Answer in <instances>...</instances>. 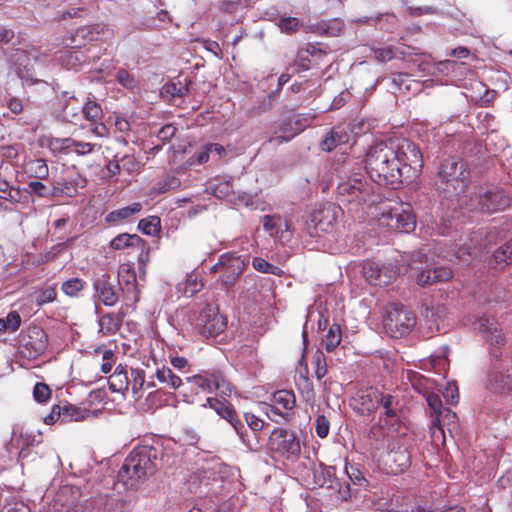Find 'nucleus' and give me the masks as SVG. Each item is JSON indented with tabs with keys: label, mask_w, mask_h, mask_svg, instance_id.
Returning a JSON list of instances; mask_svg holds the SVG:
<instances>
[{
	"label": "nucleus",
	"mask_w": 512,
	"mask_h": 512,
	"mask_svg": "<svg viewBox=\"0 0 512 512\" xmlns=\"http://www.w3.org/2000/svg\"><path fill=\"white\" fill-rule=\"evenodd\" d=\"M422 166L419 148L407 139L380 141L366 153L365 169L370 179L392 189L411 183Z\"/></svg>",
	"instance_id": "f257e3e1"
},
{
	"label": "nucleus",
	"mask_w": 512,
	"mask_h": 512,
	"mask_svg": "<svg viewBox=\"0 0 512 512\" xmlns=\"http://www.w3.org/2000/svg\"><path fill=\"white\" fill-rule=\"evenodd\" d=\"M477 325L491 346L492 367L488 373L487 388L496 394L508 393L512 391V348L500 349L505 338L495 318L482 316Z\"/></svg>",
	"instance_id": "f03ea898"
},
{
	"label": "nucleus",
	"mask_w": 512,
	"mask_h": 512,
	"mask_svg": "<svg viewBox=\"0 0 512 512\" xmlns=\"http://www.w3.org/2000/svg\"><path fill=\"white\" fill-rule=\"evenodd\" d=\"M161 451L153 446L135 448L125 459L118 479L129 489H136L157 470Z\"/></svg>",
	"instance_id": "7ed1b4c3"
},
{
	"label": "nucleus",
	"mask_w": 512,
	"mask_h": 512,
	"mask_svg": "<svg viewBox=\"0 0 512 512\" xmlns=\"http://www.w3.org/2000/svg\"><path fill=\"white\" fill-rule=\"evenodd\" d=\"M469 177L467 163L459 156H448L438 167L435 184L444 198L455 199L459 206V198L467 194Z\"/></svg>",
	"instance_id": "20e7f679"
},
{
	"label": "nucleus",
	"mask_w": 512,
	"mask_h": 512,
	"mask_svg": "<svg viewBox=\"0 0 512 512\" xmlns=\"http://www.w3.org/2000/svg\"><path fill=\"white\" fill-rule=\"evenodd\" d=\"M511 203L510 196L502 189L475 187L470 194H464L459 198V207L469 211L494 213L502 211Z\"/></svg>",
	"instance_id": "39448f33"
},
{
	"label": "nucleus",
	"mask_w": 512,
	"mask_h": 512,
	"mask_svg": "<svg viewBox=\"0 0 512 512\" xmlns=\"http://www.w3.org/2000/svg\"><path fill=\"white\" fill-rule=\"evenodd\" d=\"M415 323L414 313L402 304L392 303L386 307L383 325L390 337L397 339L407 335Z\"/></svg>",
	"instance_id": "423d86ee"
},
{
	"label": "nucleus",
	"mask_w": 512,
	"mask_h": 512,
	"mask_svg": "<svg viewBox=\"0 0 512 512\" xmlns=\"http://www.w3.org/2000/svg\"><path fill=\"white\" fill-rule=\"evenodd\" d=\"M341 209L333 203H326L315 209L305 224L304 231L310 237H320L323 233H331L337 225Z\"/></svg>",
	"instance_id": "0eeeda50"
},
{
	"label": "nucleus",
	"mask_w": 512,
	"mask_h": 512,
	"mask_svg": "<svg viewBox=\"0 0 512 512\" xmlns=\"http://www.w3.org/2000/svg\"><path fill=\"white\" fill-rule=\"evenodd\" d=\"M371 191L372 187L367 183L364 176L356 173L338 184L336 194L338 201L341 203L355 202L361 204L367 201Z\"/></svg>",
	"instance_id": "6e6552de"
},
{
	"label": "nucleus",
	"mask_w": 512,
	"mask_h": 512,
	"mask_svg": "<svg viewBox=\"0 0 512 512\" xmlns=\"http://www.w3.org/2000/svg\"><path fill=\"white\" fill-rule=\"evenodd\" d=\"M268 447L271 451L287 459H296L301 452L297 435L293 431L283 428H275L271 432L268 438Z\"/></svg>",
	"instance_id": "1a4fd4ad"
},
{
	"label": "nucleus",
	"mask_w": 512,
	"mask_h": 512,
	"mask_svg": "<svg viewBox=\"0 0 512 512\" xmlns=\"http://www.w3.org/2000/svg\"><path fill=\"white\" fill-rule=\"evenodd\" d=\"M187 382L195 387V392H208L214 390L220 392L222 397L231 395L230 384L224 379L220 371L203 372L201 374L187 377Z\"/></svg>",
	"instance_id": "9d476101"
},
{
	"label": "nucleus",
	"mask_w": 512,
	"mask_h": 512,
	"mask_svg": "<svg viewBox=\"0 0 512 512\" xmlns=\"http://www.w3.org/2000/svg\"><path fill=\"white\" fill-rule=\"evenodd\" d=\"M380 462L388 473L399 474L410 466V454L406 446L393 441L381 455Z\"/></svg>",
	"instance_id": "9b49d317"
},
{
	"label": "nucleus",
	"mask_w": 512,
	"mask_h": 512,
	"mask_svg": "<svg viewBox=\"0 0 512 512\" xmlns=\"http://www.w3.org/2000/svg\"><path fill=\"white\" fill-rule=\"evenodd\" d=\"M227 326L226 318L219 313V309L213 305H206L197 319V329L204 337H216Z\"/></svg>",
	"instance_id": "f8f14e48"
},
{
	"label": "nucleus",
	"mask_w": 512,
	"mask_h": 512,
	"mask_svg": "<svg viewBox=\"0 0 512 512\" xmlns=\"http://www.w3.org/2000/svg\"><path fill=\"white\" fill-rule=\"evenodd\" d=\"M379 223L381 226L404 233L413 231L416 226L415 217L409 208H394L383 212L379 218Z\"/></svg>",
	"instance_id": "ddd939ff"
},
{
	"label": "nucleus",
	"mask_w": 512,
	"mask_h": 512,
	"mask_svg": "<svg viewBox=\"0 0 512 512\" xmlns=\"http://www.w3.org/2000/svg\"><path fill=\"white\" fill-rule=\"evenodd\" d=\"M308 125V118L300 114H294L290 117L284 118L282 119L279 126V130L283 134L270 137L268 142L274 145H281L283 143L289 142L297 134L303 131Z\"/></svg>",
	"instance_id": "4468645a"
},
{
	"label": "nucleus",
	"mask_w": 512,
	"mask_h": 512,
	"mask_svg": "<svg viewBox=\"0 0 512 512\" xmlns=\"http://www.w3.org/2000/svg\"><path fill=\"white\" fill-rule=\"evenodd\" d=\"M362 274L371 285L385 286L396 278L397 272L392 267L380 266L376 262L366 261L362 265Z\"/></svg>",
	"instance_id": "2eb2a0df"
},
{
	"label": "nucleus",
	"mask_w": 512,
	"mask_h": 512,
	"mask_svg": "<svg viewBox=\"0 0 512 512\" xmlns=\"http://www.w3.org/2000/svg\"><path fill=\"white\" fill-rule=\"evenodd\" d=\"M248 264V256H242L232 252L228 263L226 264V267L223 269V272L220 276V282L222 286H224L226 289L234 286Z\"/></svg>",
	"instance_id": "dca6fc26"
},
{
	"label": "nucleus",
	"mask_w": 512,
	"mask_h": 512,
	"mask_svg": "<svg viewBox=\"0 0 512 512\" xmlns=\"http://www.w3.org/2000/svg\"><path fill=\"white\" fill-rule=\"evenodd\" d=\"M380 400H383V392L369 387L357 393L354 398V409L362 415L373 413L380 407Z\"/></svg>",
	"instance_id": "f3484780"
},
{
	"label": "nucleus",
	"mask_w": 512,
	"mask_h": 512,
	"mask_svg": "<svg viewBox=\"0 0 512 512\" xmlns=\"http://www.w3.org/2000/svg\"><path fill=\"white\" fill-rule=\"evenodd\" d=\"M58 106L57 117L70 123H75L80 116V112H82V104L73 93L68 91L62 92L61 98L58 100Z\"/></svg>",
	"instance_id": "a211bd4d"
},
{
	"label": "nucleus",
	"mask_w": 512,
	"mask_h": 512,
	"mask_svg": "<svg viewBox=\"0 0 512 512\" xmlns=\"http://www.w3.org/2000/svg\"><path fill=\"white\" fill-rule=\"evenodd\" d=\"M93 288L99 300L105 306H114L118 301V294L114 289L111 276L107 273L98 275L93 281Z\"/></svg>",
	"instance_id": "6ab92c4d"
},
{
	"label": "nucleus",
	"mask_w": 512,
	"mask_h": 512,
	"mask_svg": "<svg viewBox=\"0 0 512 512\" xmlns=\"http://www.w3.org/2000/svg\"><path fill=\"white\" fill-rule=\"evenodd\" d=\"M93 512H128L126 500L119 496L99 495L89 501Z\"/></svg>",
	"instance_id": "aec40b11"
},
{
	"label": "nucleus",
	"mask_w": 512,
	"mask_h": 512,
	"mask_svg": "<svg viewBox=\"0 0 512 512\" xmlns=\"http://www.w3.org/2000/svg\"><path fill=\"white\" fill-rule=\"evenodd\" d=\"M118 283L121 291L127 299L138 301L136 273L127 264L120 266L118 270Z\"/></svg>",
	"instance_id": "412c9836"
},
{
	"label": "nucleus",
	"mask_w": 512,
	"mask_h": 512,
	"mask_svg": "<svg viewBox=\"0 0 512 512\" xmlns=\"http://www.w3.org/2000/svg\"><path fill=\"white\" fill-rule=\"evenodd\" d=\"M453 277L452 270L446 267L421 270L417 275V283L420 286H428L437 282L448 281Z\"/></svg>",
	"instance_id": "4be33fe9"
},
{
	"label": "nucleus",
	"mask_w": 512,
	"mask_h": 512,
	"mask_svg": "<svg viewBox=\"0 0 512 512\" xmlns=\"http://www.w3.org/2000/svg\"><path fill=\"white\" fill-rule=\"evenodd\" d=\"M431 422L432 428L434 429L433 434L438 430L443 437H445V427H447L451 436L452 433L458 429L457 415L449 408H445L438 416L432 418Z\"/></svg>",
	"instance_id": "5701e85b"
},
{
	"label": "nucleus",
	"mask_w": 512,
	"mask_h": 512,
	"mask_svg": "<svg viewBox=\"0 0 512 512\" xmlns=\"http://www.w3.org/2000/svg\"><path fill=\"white\" fill-rule=\"evenodd\" d=\"M380 406L384 409V420H388L391 427L401 422L402 407L396 396L383 392V400H380Z\"/></svg>",
	"instance_id": "b1692460"
},
{
	"label": "nucleus",
	"mask_w": 512,
	"mask_h": 512,
	"mask_svg": "<svg viewBox=\"0 0 512 512\" xmlns=\"http://www.w3.org/2000/svg\"><path fill=\"white\" fill-rule=\"evenodd\" d=\"M126 313L124 310L120 309L117 313H106L100 317L99 323V332L103 335H114L121 328L122 322L124 320Z\"/></svg>",
	"instance_id": "393cba45"
},
{
	"label": "nucleus",
	"mask_w": 512,
	"mask_h": 512,
	"mask_svg": "<svg viewBox=\"0 0 512 512\" xmlns=\"http://www.w3.org/2000/svg\"><path fill=\"white\" fill-rule=\"evenodd\" d=\"M109 389L112 392H125L129 389L130 380L128 376L127 366L119 364L112 375L108 379Z\"/></svg>",
	"instance_id": "a878e982"
},
{
	"label": "nucleus",
	"mask_w": 512,
	"mask_h": 512,
	"mask_svg": "<svg viewBox=\"0 0 512 512\" xmlns=\"http://www.w3.org/2000/svg\"><path fill=\"white\" fill-rule=\"evenodd\" d=\"M110 246L115 250H121L127 247H136L140 248L143 252L146 247V243L136 234L123 233L113 238L110 242Z\"/></svg>",
	"instance_id": "bb28decb"
},
{
	"label": "nucleus",
	"mask_w": 512,
	"mask_h": 512,
	"mask_svg": "<svg viewBox=\"0 0 512 512\" xmlns=\"http://www.w3.org/2000/svg\"><path fill=\"white\" fill-rule=\"evenodd\" d=\"M237 424L235 432L242 443L249 450H257L260 447V433L247 429L243 422Z\"/></svg>",
	"instance_id": "cd10ccee"
},
{
	"label": "nucleus",
	"mask_w": 512,
	"mask_h": 512,
	"mask_svg": "<svg viewBox=\"0 0 512 512\" xmlns=\"http://www.w3.org/2000/svg\"><path fill=\"white\" fill-rule=\"evenodd\" d=\"M142 205L139 202H135L129 206L114 210L106 216V221L109 223H118L126 220L134 214L140 212Z\"/></svg>",
	"instance_id": "c85d7f7f"
},
{
	"label": "nucleus",
	"mask_w": 512,
	"mask_h": 512,
	"mask_svg": "<svg viewBox=\"0 0 512 512\" xmlns=\"http://www.w3.org/2000/svg\"><path fill=\"white\" fill-rule=\"evenodd\" d=\"M155 375L158 381L164 384L167 388L176 390L182 384L181 378L174 374L172 369L169 367L163 366L162 368L157 369Z\"/></svg>",
	"instance_id": "c756f323"
},
{
	"label": "nucleus",
	"mask_w": 512,
	"mask_h": 512,
	"mask_svg": "<svg viewBox=\"0 0 512 512\" xmlns=\"http://www.w3.org/2000/svg\"><path fill=\"white\" fill-rule=\"evenodd\" d=\"M346 141L347 135L345 133H342V131H338L336 129H332L322 139L320 147L323 151L330 152L336 148L337 145L345 143Z\"/></svg>",
	"instance_id": "7c9ffc66"
},
{
	"label": "nucleus",
	"mask_w": 512,
	"mask_h": 512,
	"mask_svg": "<svg viewBox=\"0 0 512 512\" xmlns=\"http://www.w3.org/2000/svg\"><path fill=\"white\" fill-rule=\"evenodd\" d=\"M263 227L271 236L278 237L279 229L287 227V219L279 215H265L263 217Z\"/></svg>",
	"instance_id": "2f4dec72"
},
{
	"label": "nucleus",
	"mask_w": 512,
	"mask_h": 512,
	"mask_svg": "<svg viewBox=\"0 0 512 512\" xmlns=\"http://www.w3.org/2000/svg\"><path fill=\"white\" fill-rule=\"evenodd\" d=\"M342 339L340 326L337 324H333L325 338L322 340V346L325 348L327 352H332L338 345L340 344Z\"/></svg>",
	"instance_id": "473e14b6"
},
{
	"label": "nucleus",
	"mask_w": 512,
	"mask_h": 512,
	"mask_svg": "<svg viewBox=\"0 0 512 512\" xmlns=\"http://www.w3.org/2000/svg\"><path fill=\"white\" fill-rule=\"evenodd\" d=\"M89 416V410L69 403L64 405V423L82 421Z\"/></svg>",
	"instance_id": "72a5a7b5"
},
{
	"label": "nucleus",
	"mask_w": 512,
	"mask_h": 512,
	"mask_svg": "<svg viewBox=\"0 0 512 512\" xmlns=\"http://www.w3.org/2000/svg\"><path fill=\"white\" fill-rule=\"evenodd\" d=\"M318 30L324 35L336 37L342 34L344 23L340 19L323 21L318 25Z\"/></svg>",
	"instance_id": "f704fd0d"
},
{
	"label": "nucleus",
	"mask_w": 512,
	"mask_h": 512,
	"mask_svg": "<svg viewBox=\"0 0 512 512\" xmlns=\"http://www.w3.org/2000/svg\"><path fill=\"white\" fill-rule=\"evenodd\" d=\"M82 113L85 119L91 122H97L103 116L100 104L92 100H88L84 105H82Z\"/></svg>",
	"instance_id": "c9c22d12"
},
{
	"label": "nucleus",
	"mask_w": 512,
	"mask_h": 512,
	"mask_svg": "<svg viewBox=\"0 0 512 512\" xmlns=\"http://www.w3.org/2000/svg\"><path fill=\"white\" fill-rule=\"evenodd\" d=\"M212 194L219 199L233 200V185L230 181H221L211 187Z\"/></svg>",
	"instance_id": "e433bc0d"
},
{
	"label": "nucleus",
	"mask_w": 512,
	"mask_h": 512,
	"mask_svg": "<svg viewBox=\"0 0 512 512\" xmlns=\"http://www.w3.org/2000/svg\"><path fill=\"white\" fill-rule=\"evenodd\" d=\"M274 402L284 409H292L295 406L296 398L292 391L279 390L273 394Z\"/></svg>",
	"instance_id": "4c0bfd02"
},
{
	"label": "nucleus",
	"mask_w": 512,
	"mask_h": 512,
	"mask_svg": "<svg viewBox=\"0 0 512 512\" xmlns=\"http://www.w3.org/2000/svg\"><path fill=\"white\" fill-rule=\"evenodd\" d=\"M390 426L388 420H383V417H379V421L373 424L368 432V437L376 442L382 441L387 435L386 426Z\"/></svg>",
	"instance_id": "58836bf2"
},
{
	"label": "nucleus",
	"mask_w": 512,
	"mask_h": 512,
	"mask_svg": "<svg viewBox=\"0 0 512 512\" xmlns=\"http://www.w3.org/2000/svg\"><path fill=\"white\" fill-rule=\"evenodd\" d=\"M138 228L146 235H156L160 230V218L151 216L139 221Z\"/></svg>",
	"instance_id": "ea45409f"
},
{
	"label": "nucleus",
	"mask_w": 512,
	"mask_h": 512,
	"mask_svg": "<svg viewBox=\"0 0 512 512\" xmlns=\"http://www.w3.org/2000/svg\"><path fill=\"white\" fill-rule=\"evenodd\" d=\"M190 83L191 81H187V79L184 84L181 81L168 83L163 87V90L172 97H184L189 93Z\"/></svg>",
	"instance_id": "a19ab883"
},
{
	"label": "nucleus",
	"mask_w": 512,
	"mask_h": 512,
	"mask_svg": "<svg viewBox=\"0 0 512 512\" xmlns=\"http://www.w3.org/2000/svg\"><path fill=\"white\" fill-rule=\"evenodd\" d=\"M276 98H277V91L269 93L267 96H265L259 102V104L257 106H254L250 110V114L252 116H258L262 113H265V112L271 110L273 107V102L276 100Z\"/></svg>",
	"instance_id": "79ce46f5"
},
{
	"label": "nucleus",
	"mask_w": 512,
	"mask_h": 512,
	"mask_svg": "<svg viewBox=\"0 0 512 512\" xmlns=\"http://www.w3.org/2000/svg\"><path fill=\"white\" fill-rule=\"evenodd\" d=\"M252 265L255 270L262 273L273 274L277 276H280L282 274V270L279 267L272 265L271 263L260 257H255L253 259Z\"/></svg>",
	"instance_id": "37998d69"
},
{
	"label": "nucleus",
	"mask_w": 512,
	"mask_h": 512,
	"mask_svg": "<svg viewBox=\"0 0 512 512\" xmlns=\"http://www.w3.org/2000/svg\"><path fill=\"white\" fill-rule=\"evenodd\" d=\"M30 171L38 180L47 179L49 176V168L44 159H36L29 163Z\"/></svg>",
	"instance_id": "c03bdc74"
},
{
	"label": "nucleus",
	"mask_w": 512,
	"mask_h": 512,
	"mask_svg": "<svg viewBox=\"0 0 512 512\" xmlns=\"http://www.w3.org/2000/svg\"><path fill=\"white\" fill-rule=\"evenodd\" d=\"M36 335V340L34 342H28L27 344L31 345V347L37 353H43L48 345V337L45 331L41 328H34L32 331Z\"/></svg>",
	"instance_id": "a18cd8bd"
},
{
	"label": "nucleus",
	"mask_w": 512,
	"mask_h": 512,
	"mask_svg": "<svg viewBox=\"0 0 512 512\" xmlns=\"http://www.w3.org/2000/svg\"><path fill=\"white\" fill-rule=\"evenodd\" d=\"M131 390L134 394L138 393L145 383V375L144 371L140 369H130V374H128Z\"/></svg>",
	"instance_id": "49530a36"
},
{
	"label": "nucleus",
	"mask_w": 512,
	"mask_h": 512,
	"mask_svg": "<svg viewBox=\"0 0 512 512\" xmlns=\"http://www.w3.org/2000/svg\"><path fill=\"white\" fill-rule=\"evenodd\" d=\"M383 19L389 24H394L396 17L394 14H390V13H380L375 18H373L371 16H363V17H358V18L352 19V22L357 23V24L371 25L372 21L380 22Z\"/></svg>",
	"instance_id": "de8ad7c7"
},
{
	"label": "nucleus",
	"mask_w": 512,
	"mask_h": 512,
	"mask_svg": "<svg viewBox=\"0 0 512 512\" xmlns=\"http://www.w3.org/2000/svg\"><path fill=\"white\" fill-rule=\"evenodd\" d=\"M83 281L80 278H72L62 283V291L68 296H76L83 289Z\"/></svg>",
	"instance_id": "09e8293b"
},
{
	"label": "nucleus",
	"mask_w": 512,
	"mask_h": 512,
	"mask_svg": "<svg viewBox=\"0 0 512 512\" xmlns=\"http://www.w3.org/2000/svg\"><path fill=\"white\" fill-rule=\"evenodd\" d=\"M494 258L497 263H506L512 261V240L503 246H500L494 253Z\"/></svg>",
	"instance_id": "8fccbe9b"
},
{
	"label": "nucleus",
	"mask_w": 512,
	"mask_h": 512,
	"mask_svg": "<svg viewBox=\"0 0 512 512\" xmlns=\"http://www.w3.org/2000/svg\"><path fill=\"white\" fill-rule=\"evenodd\" d=\"M115 78L126 89L133 90L136 87L135 78L125 69H119L115 74Z\"/></svg>",
	"instance_id": "3c124183"
},
{
	"label": "nucleus",
	"mask_w": 512,
	"mask_h": 512,
	"mask_svg": "<svg viewBox=\"0 0 512 512\" xmlns=\"http://www.w3.org/2000/svg\"><path fill=\"white\" fill-rule=\"evenodd\" d=\"M24 191L27 193H34L39 197L49 198V187L39 180L30 181Z\"/></svg>",
	"instance_id": "603ef678"
},
{
	"label": "nucleus",
	"mask_w": 512,
	"mask_h": 512,
	"mask_svg": "<svg viewBox=\"0 0 512 512\" xmlns=\"http://www.w3.org/2000/svg\"><path fill=\"white\" fill-rule=\"evenodd\" d=\"M33 397L39 403H44L51 397V389L45 383H37L33 389Z\"/></svg>",
	"instance_id": "864d4df0"
},
{
	"label": "nucleus",
	"mask_w": 512,
	"mask_h": 512,
	"mask_svg": "<svg viewBox=\"0 0 512 512\" xmlns=\"http://www.w3.org/2000/svg\"><path fill=\"white\" fill-rule=\"evenodd\" d=\"M426 401L432 411L431 416L434 418L438 416L445 408L442 406V401L438 394L429 393L426 396Z\"/></svg>",
	"instance_id": "5fc2aeb1"
},
{
	"label": "nucleus",
	"mask_w": 512,
	"mask_h": 512,
	"mask_svg": "<svg viewBox=\"0 0 512 512\" xmlns=\"http://www.w3.org/2000/svg\"><path fill=\"white\" fill-rule=\"evenodd\" d=\"M345 470H346V473L353 485H356V486H366L367 485V480L365 479L362 472L358 468H356L354 466H349V467L346 466Z\"/></svg>",
	"instance_id": "6e6d98bb"
},
{
	"label": "nucleus",
	"mask_w": 512,
	"mask_h": 512,
	"mask_svg": "<svg viewBox=\"0 0 512 512\" xmlns=\"http://www.w3.org/2000/svg\"><path fill=\"white\" fill-rule=\"evenodd\" d=\"M315 375L320 380L327 374V363L322 352L318 351L314 356Z\"/></svg>",
	"instance_id": "4d7b16f0"
},
{
	"label": "nucleus",
	"mask_w": 512,
	"mask_h": 512,
	"mask_svg": "<svg viewBox=\"0 0 512 512\" xmlns=\"http://www.w3.org/2000/svg\"><path fill=\"white\" fill-rule=\"evenodd\" d=\"M1 512H31V509L23 501L12 499L7 501Z\"/></svg>",
	"instance_id": "13d9d810"
},
{
	"label": "nucleus",
	"mask_w": 512,
	"mask_h": 512,
	"mask_svg": "<svg viewBox=\"0 0 512 512\" xmlns=\"http://www.w3.org/2000/svg\"><path fill=\"white\" fill-rule=\"evenodd\" d=\"M407 261L408 266L411 267L412 269H420L418 266H416V264H423L428 261L426 250L424 248H421L417 251H414L413 253H411Z\"/></svg>",
	"instance_id": "bf43d9fd"
},
{
	"label": "nucleus",
	"mask_w": 512,
	"mask_h": 512,
	"mask_svg": "<svg viewBox=\"0 0 512 512\" xmlns=\"http://www.w3.org/2000/svg\"><path fill=\"white\" fill-rule=\"evenodd\" d=\"M375 58L380 62H387L396 57V49L388 46L384 48H377L373 50Z\"/></svg>",
	"instance_id": "052dcab7"
},
{
	"label": "nucleus",
	"mask_w": 512,
	"mask_h": 512,
	"mask_svg": "<svg viewBox=\"0 0 512 512\" xmlns=\"http://www.w3.org/2000/svg\"><path fill=\"white\" fill-rule=\"evenodd\" d=\"M57 293L55 288L53 287H47L40 291V293L37 295V304L42 306L46 303L53 302L56 299Z\"/></svg>",
	"instance_id": "680f3d73"
},
{
	"label": "nucleus",
	"mask_w": 512,
	"mask_h": 512,
	"mask_svg": "<svg viewBox=\"0 0 512 512\" xmlns=\"http://www.w3.org/2000/svg\"><path fill=\"white\" fill-rule=\"evenodd\" d=\"M245 422L248 426V428L252 431L260 433V431L264 427V421L257 416H255L253 413L247 412L244 414Z\"/></svg>",
	"instance_id": "e2e57ef3"
},
{
	"label": "nucleus",
	"mask_w": 512,
	"mask_h": 512,
	"mask_svg": "<svg viewBox=\"0 0 512 512\" xmlns=\"http://www.w3.org/2000/svg\"><path fill=\"white\" fill-rule=\"evenodd\" d=\"M330 423L325 415H318L316 418V434L320 438L327 437L329 433Z\"/></svg>",
	"instance_id": "0e129e2a"
},
{
	"label": "nucleus",
	"mask_w": 512,
	"mask_h": 512,
	"mask_svg": "<svg viewBox=\"0 0 512 512\" xmlns=\"http://www.w3.org/2000/svg\"><path fill=\"white\" fill-rule=\"evenodd\" d=\"M65 142H71L72 146L75 148V152L79 155L91 153L94 149V145L88 142L76 141L69 138L65 139Z\"/></svg>",
	"instance_id": "69168bd1"
},
{
	"label": "nucleus",
	"mask_w": 512,
	"mask_h": 512,
	"mask_svg": "<svg viewBox=\"0 0 512 512\" xmlns=\"http://www.w3.org/2000/svg\"><path fill=\"white\" fill-rule=\"evenodd\" d=\"M177 128L172 124H167L163 126L157 133L158 139L165 143L169 142L175 135Z\"/></svg>",
	"instance_id": "338daca9"
},
{
	"label": "nucleus",
	"mask_w": 512,
	"mask_h": 512,
	"mask_svg": "<svg viewBox=\"0 0 512 512\" xmlns=\"http://www.w3.org/2000/svg\"><path fill=\"white\" fill-rule=\"evenodd\" d=\"M279 27L286 33L295 32L299 27V20L294 17H287L280 20Z\"/></svg>",
	"instance_id": "774afa93"
}]
</instances>
